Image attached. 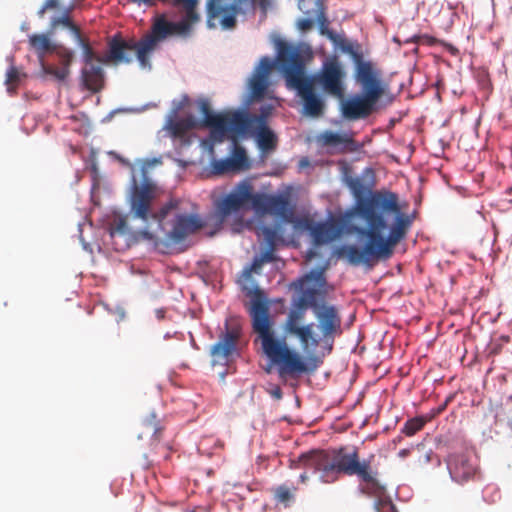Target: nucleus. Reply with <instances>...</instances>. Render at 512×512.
Returning <instances> with one entry per match:
<instances>
[{
  "mask_svg": "<svg viewBox=\"0 0 512 512\" xmlns=\"http://www.w3.org/2000/svg\"><path fill=\"white\" fill-rule=\"evenodd\" d=\"M355 204L345 216V230L365 239L362 248L344 244L335 250L338 258L352 266L371 267L380 259H388L394 247L405 237L412 220L400 211L398 196L393 192H371L356 177L347 182Z\"/></svg>",
  "mask_w": 512,
  "mask_h": 512,
  "instance_id": "nucleus-1",
  "label": "nucleus"
},
{
  "mask_svg": "<svg viewBox=\"0 0 512 512\" xmlns=\"http://www.w3.org/2000/svg\"><path fill=\"white\" fill-rule=\"evenodd\" d=\"M158 160L142 163L139 173L132 167V178L129 195L130 214L133 218L141 219L145 227L136 233V238L156 243L161 235L174 243L183 242L188 236L195 234L205 227V221L196 213H185L178 210V201L171 200L157 212L152 210L156 197V184L148 177V168Z\"/></svg>",
  "mask_w": 512,
  "mask_h": 512,
  "instance_id": "nucleus-2",
  "label": "nucleus"
},
{
  "mask_svg": "<svg viewBox=\"0 0 512 512\" xmlns=\"http://www.w3.org/2000/svg\"><path fill=\"white\" fill-rule=\"evenodd\" d=\"M264 264L259 256H255L252 264L240 274L238 283L245 295L251 298L249 314L252 328L258 335L263 353L277 367L281 378L297 377L307 371V366L297 351L288 345L286 336L276 335L269 315V301L253 277V273H261Z\"/></svg>",
  "mask_w": 512,
  "mask_h": 512,
  "instance_id": "nucleus-3",
  "label": "nucleus"
},
{
  "mask_svg": "<svg viewBox=\"0 0 512 512\" xmlns=\"http://www.w3.org/2000/svg\"><path fill=\"white\" fill-rule=\"evenodd\" d=\"M290 468L306 469L319 473L323 483H334L340 475L357 476L361 484V493L382 499L385 487L377 479V472L372 470L371 461H360L356 449L348 452L345 448L332 450H311L291 460Z\"/></svg>",
  "mask_w": 512,
  "mask_h": 512,
  "instance_id": "nucleus-4",
  "label": "nucleus"
},
{
  "mask_svg": "<svg viewBox=\"0 0 512 512\" xmlns=\"http://www.w3.org/2000/svg\"><path fill=\"white\" fill-rule=\"evenodd\" d=\"M175 28V25L168 23L166 15H156L152 20L150 31L139 41L125 40L120 35L113 36L108 42L109 52L105 62L130 63L135 54L143 68H150V54L159 43L171 37L172 29Z\"/></svg>",
  "mask_w": 512,
  "mask_h": 512,
  "instance_id": "nucleus-5",
  "label": "nucleus"
},
{
  "mask_svg": "<svg viewBox=\"0 0 512 512\" xmlns=\"http://www.w3.org/2000/svg\"><path fill=\"white\" fill-rule=\"evenodd\" d=\"M250 205L259 214H271L284 222H293L294 208L286 195L254 193L248 181H242L236 189L217 205V212L223 220L233 212Z\"/></svg>",
  "mask_w": 512,
  "mask_h": 512,
  "instance_id": "nucleus-6",
  "label": "nucleus"
},
{
  "mask_svg": "<svg viewBox=\"0 0 512 512\" xmlns=\"http://www.w3.org/2000/svg\"><path fill=\"white\" fill-rule=\"evenodd\" d=\"M277 61L288 87L295 89L302 99L304 113L311 117L322 116L325 110L324 100L316 94L313 80L305 75L300 51L286 42H281L278 46Z\"/></svg>",
  "mask_w": 512,
  "mask_h": 512,
  "instance_id": "nucleus-7",
  "label": "nucleus"
},
{
  "mask_svg": "<svg viewBox=\"0 0 512 512\" xmlns=\"http://www.w3.org/2000/svg\"><path fill=\"white\" fill-rule=\"evenodd\" d=\"M314 316L317 320L319 334H316L315 325L312 323V337L308 340L304 351L307 354L306 357L304 358L297 352L307 366V371L302 374L315 370L321 363L320 358L315 354L317 348L322 349V356L329 355L333 350L335 339L343 333L339 309L335 305L325 302L324 298Z\"/></svg>",
  "mask_w": 512,
  "mask_h": 512,
  "instance_id": "nucleus-8",
  "label": "nucleus"
},
{
  "mask_svg": "<svg viewBox=\"0 0 512 512\" xmlns=\"http://www.w3.org/2000/svg\"><path fill=\"white\" fill-rule=\"evenodd\" d=\"M200 112L203 115V125L210 128L211 137L222 142L228 134L234 138L244 134L248 128V116L241 111L214 113L210 102L206 98L197 101Z\"/></svg>",
  "mask_w": 512,
  "mask_h": 512,
  "instance_id": "nucleus-9",
  "label": "nucleus"
},
{
  "mask_svg": "<svg viewBox=\"0 0 512 512\" xmlns=\"http://www.w3.org/2000/svg\"><path fill=\"white\" fill-rule=\"evenodd\" d=\"M256 0H207V26L214 29L219 25L223 30H231L236 27L237 16L255 8Z\"/></svg>",
  "mask_w": 512,
  "mask_h": 512,
  "instance_id": "nucleus-10",
  "label": "nucleus"
},
{
  "mask_svg": "<svg viewBox=\"0 0 512 512\" xmlns=\"http://www.w3.org/2000/svg\"><path fill=\"white\" fill-rule=\"evenodd\" d=\"M354 80L361 88V94L374 100L379 101L387 91V84L382 78V71L370 60H366L355 67Z\"/></svg>",
  "mask_w": 512,
  "mask_h": 512,
  "instance_id": "nucleus-11",
  "label": "nucleus"
},
{
  "mask_svg": "<svg viewBox=\"0 0 512 512\" xmlns=\"http://www.w3.org/2000/svg\"><path fill=\"white\" fill-rule=\"evenodd\" d=\"M345 76L342 64L336 57H333L326 60L320 71L310 79L313 80V85H320L327 94L342 98L345 92Z\"/></svg>",
  "mask_w": 512,
  "mask_h": 512,
  "instance_id": "nucleus-12",
  "label": "nucleus"
},
{
  "mask_svg": "<svg viewBox=\"0 0 512 512\" xmlns=\"http://www.w3.org/2000/svg\"><path fill=\"white\" fill-rule=\"evenodd\" d=\"M293 224L297 227L310 231L313 241L317 245L329 243L340 236L341 229L335 222H322L315 224L311 219L293 218Z\"/></svg>",
  "mask_w": 512,
  "mask_h": 512,
  "instance_id": "nucleus-13",
  "label": "nucleus"
},
{
  "mask_svg": "<svg viewBox=\"0 0 512 512\" xmlns=\"http://www.w3.org/2000/svg\"><path fill=\"white\" fill-rule=\"evenodd\" d=\"M447 468L452 480L462 484L474 478L478 466L470 454L455 453L449 456Z\"/></svg>",
  "mask_w": 512,
  "mask_h": 512,
  "instance_id": "nucleus-14",
  "label": "nucleus"
},
{
  "mask_svg": "<svg viewBox=\"0 0 512 512\" xmlns=\"http://www.w3.org/2000/svg\"><path fill=\"white\" fill-rule=\"evenodd\" d=\"M311 280H314L318 286H322L325 283L322 271L311 272L303 279L299 280L302 289V295L293 302L292 307L304 312H307V310L310 308L315 314V311L321 306V301L317 300V296L320 293L315 288H304V284Z\"/></svg>",
  "mask_w": 512,
  "mask_h": 512,
  "instance_id": "nucleus-15",
  "label": "nucleus"
},
{
  "mask_svg": "<svg viewBox=\"0 0 512 512\" xmlns=\"http://www.w3.org/2000/svg\"><path fill=\"white\" fill-rule=\"evenodd\" d=\"M306 312L291 308L287 314L283 329L286 334L295 336L303 349L307 346L308 340L312 337V323L304 324Z\"/></svg>",
  "mask_w": 512,
  "mask_h": 512,
  "instance_id": "nucleus-16",
  "label": "nucleus"
},
{
  "mask_svg": "<svg viewBox=\"0 0 512 512\" xmlns=\"http://www.w3.org/2000/svg\"><path fill=\"white\" fill-rule=\"evenodd\" d=\"M377 102L364 94L355 95L342 103V115L348 120L367 118L374 111Z\"/></svg>",
  "mask_w": 512,
  "mask_h": 512,
  "instance_id": "nucleus-17",
  "label": "nucleus"
},
{
  "mask_svg": "<svg viewBox=\"0 0 512 512\" xmlns=\"http://www.w3.org/2000/svg\"><path fill=\"white\" fill-rule=\"evenodd\" d=\"M241 335L238 325L230 326L225 323V332L222 333L218 342L211 347V355L217 360H227L236 349V344Z\"/></svg>",
  "mask_w": 512,
  "mask_h": 512,
  "instance_id": "nucleus-18",
  "label": "nucleus"
},
{
  "mask_svg": "<svg viewBox=\"0 0 512 512\" xmlns=\"http://www.w3.org/2000/svg\"><path fill=\"white\" fill-rule=\"evenodd\" d=\"M271 110V106H263L260 115H255L250 120L248 119V127L250 123L257 124V143L262 151L274 150L277 145L276 135L266 125V120Z\"/></svg>",
  "mask_w": 512,
  "mask_h": 512,
  "instance_id": "nucleus-19",
  "label": "nucleus"
},
{
  "mask_svg": "<svg viewBox=\"0 0 512 512\" xmlns=\"http://www.w3.org/2000/svg\"><path fill=\"white\" fill-rule=\"evenodd\" d=\"M250 167L246 150L234 140L233 150L230 157L213 163V171L216 174L242 171Z\"/></svg>",
  "mask_w": 512,
  "mask_h": 512,
  "instance_id": "nucleus-20",
  "label": "nucleus"
},
{
  "mask_svg": "<svg viewBox=\"0 0 512 512\" xmlns=\"http://www.w3.org/2000/svg\"><path fill=\"white\" fill-rule=\"evenodd\" d=\"M272 68L273 62L269 57L261 58L249 82L251 97L253 99H261L264 97L269 84L268 75Z\"/></svg>",
  "mask_w": 512,
  "mask_h": 512,
  "instance_id": "nucleus-21",
  "label": "nucleus"
},
{
  "mask_svg": "<svg viewBox=\"0 0 512 512\" xmlns=\"http://www.w3.org/2000/svg\"><path fill=\"white\" fill-rule=\"evenodd\" d=\"M61 67L46 64L41 72L44 76H52L58 81H65L70 75V66L73 62L74 52L66 47L58 46L55 51Z\"/></svg>",
  "mask_w": 512,
  "mask_h": 512,
  "instance_id": "nucleus-22",
  "label": "nucleus"
},
{
  "mask_svg": "<svg viewBox=\"0 0 512 512\" xmlns=\"http://www.w3.org/2000/svg\"><path fill=\"white\" fill-rule=\"evenodd\" d=\"M101 64L84 65L81 70V81L84 87L93 93L100 92L105 85V73Z\"/></svg>",
  "mask_w": 512,
  "mask_h": 512,
  "instance_id": "nucleus-23",
  "label": "nucleus"
},
{
  "mask_svg": "<svg viewBox=\"0 0 512 512\" xmlns=\"http://www.w3.org/2000/svg\"><path fill=\"white\" fill-rule=\"evenodd\" d=\"M50 35V32L48 34H31L28 38L29 46L37 55L41 72L47 64L45 62V55L47 53L55 52L59 46L50 40Z\"/></svg>",
  "mask_w": 512,
  "mask_h": 512,
  "instance_id": "nucleus-24",
  "label": "nucleus"
},
{
  "mask_svg": "<svg viewBox=\"0 0 512 512\" xmlns=\"http://www.w3.org/2000/svg\"><path fill=\"white\" fill-rule=\"evenodd\" d=\"M317 143L322 147L340 148L354 144L353 138L348 134H339L331 130H325L316 138Z\"/></svg>",
  "mask_w": 512,
  "mask_h": 512,
  "instance_id": "nucleus-25",
  "label": "nucleus"
},
{
  "mask_svg": "<svg viewBox=\"0 0 512 512\" xmlns=\"http://www.w3.org/2000/svg\"><path fill=\"white\" fill-rule=\"evenodd\" d=\"M198 125L197 120L194 116H188L182 119L170 118L166 123V129L170 135L174 138L184 137L190 130L196 128Z\"/></svg>",
  "mask_w": 512,
  "mask_h": 512,
  "instance_id": "nucleus-26",
  "label": "nucleus"
},
{
  "mask_svg": "<svg viewBox=\"0 0 512 512\" xmlns=\"http://www.w3.org/2000/svg\"><path fill=\"white\" fill-rule=\"evenodd\" d=\"M72 11V7L65 9L62 16L55 17L50 22V34H53L55 30L60 26L67 27L75 38H80L81 31L77 25H75L71 18H70V12Z\"/></svg>",
  "mask_w": 512,
  "mask_h": 512,
  "instance_id": "nucleus-27",
  "label": "nucleus"
},
{
  "mask_svg": "<svg viewBox=\"0 0 512 512\" xmlns=\"http://www.w3.org/2000/svg\"><path fill=\"white\" fill-rule=\"evenodd\" d=\"M76 40L78 41L83 51L84 65L93 63H105V59L97 55L94 49L89 44V42L86 39L82 38L81 35L80 38H76Z\"/></svg>",
  "mask_w": 512,
  "mask_h": 512,
  "instance_id": "nucleus-28",
  "label": "nucleus"
},
{
  "mask_svg": "<svg viewBox=\"0 0 512 512\" xmlns=\"http://www.w3.org/2000/svg\"><path fill=\"white\" fill-rule=\"evenodd\" d=\"M298 7L303 14L311 17L321 10H325L323 0H298Z\"/></svg>",
  "mask_w": 512,
  "mask_h": 512,
  "instance_id": "nucleus-29",
  "label": "nucleus"
},
{
  "mask_svg": "<svg viewBox=\"0 0 512 512\" xmlns=\"http://www.w3.org/2000/svg\"><path fill=\"white\" fill-rule=\"evenodd\" d=\"M425 423L426 419L423 417H415L409 419L405 422L402 428V433H404L406 436H413L423 429Z\"/></svg>",
  "mask_w": 512,
  "mask_h": 512,
  "instance_id": "nucleus-30",
  "label": "nucleus"
},
{
  "mask_svg": "<svg viewBox=\"0 0 512 512\" xmlns=\"http://www.w3.org/2000/svg\"><path fill=\"white\" fill-rule=\"evenodd\" d=\"M312 17H314V21H317V23L319 25L320 33L322 35H326L330 40L335 41L336 36H335L334 32H332L328 29L329 21H328L327 17L325 16V11L321 10V11H319V13H316Z\"/></svg>",
  "mask_w": 512,
  "mask_h": 512,
  "instance_id": "nucleus-31",
  "label": "nucleus"
},
{
  "mask_svg": "<svg viewBox=\"0 0 512 512\" xmlns=\"http://www.w3.org/2000/svg\"><path fill=\"white\" fill-rule=\"evenodd\" d=\"M343 52L350 55L352 61L354 63V67L360 65V63L365 62L366 60L363 57V54L355 48L354 44L350 42L343 41L340 45Z\"/></svg>",
  "mask_w": 512,
  "mask_h": 512,
  "instance_id": "nucleus-32",
  "label": "nucleus"
},
{
  "mask_svg": "<svg viewBox=\"0 0 512 512\" xmlns=\"http://www.w3.org/2000/svg\"><path fill=\"white\" fill-rule=\"evenodd\" d=\"M274 497L277 502L287 506L294 498L293 491L286 485H280L274 490Z\"/></svg>",
  "mask_w": 512,
  "mask_h": 512,
  "instance_id": "nucleus-33",
  "label": "nucleus"
},
{
  "mask_svg": "<svg viewBox=\"0 0 512 512\" xmlns=\"http://www.w3.org/2000/svg\"><path fill=\"white\" fill-rule=\"evenodd\" d=\"M144 425L149 432L151 431L153 433V438L156 441H160L163 429L156 420V415L151 414L150 417L145 420Z\"/></svg>",
  "mask_w": 512,
  "mask_h": 512,
  "instance_id": "nucleus-34",
  "label": "nucleus"
},
{
  "mask_svg": "<svg viewBox=\"0 0 512 512\" xmlns=\"http://www.w3.org/2000/svg\"><path fill=\"white\" fill-rule=\"evenodd\" d=\"M261 235L264 237L267 246L276 247L278 233L275 229L264 226L261 228Z\"/></svg>",
  "mask_w": 512,
  "mask_h": 512,
  "instance_id": "nucleus-35",
  "label": "nucleus"
},
{
  "mask_svg": "<svg viewBox=\"0 0 512 512\" xmlns=\"http://www.w3.org/2000/svg\"><path fill=\"white\" fill-rule=\"evenodd\" d=\"M127 231H128V224H127L126 218L119 217L114 220V222L111 226L110 234H111V236H114L115 234L122 235V234L127 233Z\"/></svg>",
  "mask_w": 512,
  "mask_h": 512,
  "instance_id": "nucleus-36",
  "label": "nucleus"
},
{
  "mask_svg": "<svg viewBox=\"0 0 512 512\" xmlns=\"http://www.w3.org/2000/svg\"><path fill=\"white\" fill-rule=\"evenodd\" d=\"M20 80L19 71L15 66H11L6 72V84L14 85Z\"/></svg>",
  "mask_w": 512,
  "mask_h": 512,
  "instance_id": "nucleus-37",
  "label": "nucleus"
},
{
  "mask_svg": "<svg viewBox=\"0 0 512 512\" xmlns=\"http://www.w3.org/2000/svg\"><path fill=\"white\" fill-rule=\"evenodd\" d=\"M59 0H46L44 5L38 10L37 15L42 18L47 10L59 8Z\"/></svg>",
  "mask_w": 512,
  "mask_h": 512,
  "instance_id": "nucleus-38",
  "label": "nucleus"
},
{
  "mask_svg": "<svg viewBox=\"0 0 512 512\" xmlns=\"http://www.w3.org/2000/svg\"><path fill=\"white\" fill-rule=\"evenodd\" d=\"M314 25V17H309L308 18H302V19H299L298 22H297V27L299 30L301 31H308L310 30Z\"/></svg>",
  "mask_w": 512,
  "mask_h": 512,
  "instance_id": "nucleus-39",
  "label": "nucleus"
},
{
  "mask_svg": "<svg viewBox=\"0 0 512 512\" xmlns=\"http://www.w3.org/2000/svg\"><path fill=\"white\" fill-rule=\"evenodd\" d=\"M276 247L267 246V249L263 251L259 257L264 261V263L273 262L275 260V252Z\"/></svg>",
  "mask_w": 512,
  "mask_h": 512,
  "instance_id": "nucleus-40",
  "label": "nucleus"
},
{
  "mask_svg": "<svg viewBox=\"0 0 512 512\" xmlns=\"http://www.w3.org/2000/svg\"><path fill=\"white\" fill-rule=\"evenodd\" d=\"M268 393L276 400H280L283 396L282 390L279 386H274L268 390Z\"/></svg>",
  "mask_w": 512,
  "mask_h": 512,
  "instance_id": "nucleus-41",
  "label": "nucleus"
},
{
  "mask_svg": "<svg viewBox=\"0 0 512 512\" xmlns=\"http://www.w3.org/2000/svg\"><path fill=\"white\" fill-rule=\"evenodd\" d=\"M190 99L187 95H184L181 99V101L179 102V104L177 105L176 107V110H180L182 109L184 106L188 105Z\"/></svg>",
  "mask_w": 512,
  "mask_h": 512,
  "instance_id": "nucleus-42",
  "label": "nucleus"
},
{
  "mask_svg": "<svg viewBox=\"0 0 512 512\" xmlns=\"http://www.w3.org/2000/svg\"><path fill=\"white\" fill-rule=\"evenodd\" d=\"M423 39L426 40V42L430 45L434 44L436 42V39L434 37H431V36H428V35H425V36H422Z\"/></svg>",
  "mask_w": 512,
  "mask_h": 512,
  "instance_id": "nucleus-43",
  "label": "nucleus"
},
{
  "mask_svg": "<svg viewBox=\"0 0 512 512\" xmlns=\"http://www.w3.org/2000/svg\"><path fill=\"white\" fill-rule=\"evenodd\" d=\"M308 478H309V477H308V475H307V472H303V473L300 475V477H299V479H300V481H301L302 483H306V481L308 480Z\"/></svg>",
  "mask_w": 512,
  "mask_h": 512,
  "instance_id": "nucleus-44",
  "label": "nucleus"
},
{
  "mask_svg": "<svg viewBox=\"0 0 512 512\" xmlns=\"http://www.w3.org/2000/svg\"><path fill=\"white\" fill-rule=\"evenodd\" d=\"M157 317L159 319H162L164 317V311H162V310L157 311Z\"/></svg>",
  "mask_w": 512,
  "mask_h": 512,
  "instance_id": "nucleus-45",
  "label": "nucleus"
},
{
  "mask_svg": "<svg viewBox=\"0 0 512 512\" xmlns=\"http://www.w3.org/2000/svg\"><path fill=\"white\" fill-rule=\"evenodd\" d=\"M260 5H261V7L263 9H265L266 8V1L265 0H261Z\"/></svg>",
  "mask_w": 512,
  "mask_h": 512,
  "instance_id": "nucleus-46",
  "label": "nucleus"
},
{
  "mask_svg": "<svg viewBox=\"0 0 512 512\" xmlns=\"http://www.w3.org/2000/svg\"><path fill=\"white\" fill-rule=\"evenodd\" d=\"M301 164L304 165V161H301ZM307 164H308V161L305 160V165H307Z\"/></svg>",
  "mask_w": 512,
  "mask_h": 512,
  "instance_id": "nucleus-47",
  "label": "nucleus"
},
{
  "mask_svg": "<svg viewBox=\"0 0 512 512\" xmlns=\"http://www.w3.org/2000/svg\"><path fill=\"white\" fill-rule=\"evenodd\" d=\"M426 460L429 461L430 460V456L429 454L426 455Z\"/></svg>",
  "mask_w": 512,
  "mask_h": 512,
  "instance_id": "nucleus-48",
  "label": "nucleus"
}]
</instances>
